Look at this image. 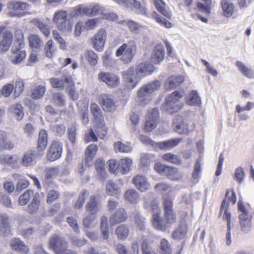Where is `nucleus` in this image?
Instances as JSON below:
<instances>
[{
  "instance_id": "44",
  "label": "nucleus",
  "mask_w": 254,
  "mask_h": 254,
  "mask_svg": "<svg viewBox=\"0 0 254 254\" xmlns=\"http://www.w3.org/2000/svg\"><path fill=\"white\" fill-rule=\"evenodd\" d=\"M100 232L103 239L108 240L109 237L108 220L105 216L101 217Z\"/></svg>"
},
{
  "instance_id": "42",
  "label": "nucleus",
  "mask_w": 254,
  "mask_h": 254,
  "mask_svg": "<svg viewBox=\"0 0 254 254\" xmlns=\"http://www.w3.org/2000/svg\"><path fill=\"white\" fill-rule=\"evenodd\" d=\"M90 110L96 123L104 121L103 113L97 104L91 103Z\"/></svg>"
},
{
  "instance_id": "15",
  "label": "nucleus",
  "mask_w": 254,
  "mask_h": 254,
  "mask_svg": "<svg viewBox=\"0 0 254 254\" xmlns=\"http://www.w3.org/2000/svg\"><path fill=\"white\" fill-rule=\"evenodd\" d=\"M102 109L107 112H114L116 110L117 105L111 95L101 94L98 99Z\"/></svg>"
},
{
  "instance_id": "51",
  "label": "nucleus",
  "mask_w": 254,
  "mask_h": 254,
  "mask_svg": "<svg viewBox=\"0 0 254 254\" xmlns=\"http://www.w3.org/2000/svg\"><path fill=\"white\" fill-rule=\"evenodd\" d=\"M85 59L91 66L97 64L98 60L97 55L92 50H87L84 55Z\"/></svg>"
},
{
  "instance_id": "36",
  "label": "nucleus",
  "mask_w": 254,
  "mask_h": 254,
  "mask_svg": "<svg viewBox=\"0 0 254 254\" xmlns=\"http://www.w3.org/2000/svg\"><path fill=\"white\" fill-rule=\"evenodd\" d=\"M31 22L39 29L45 37L48 38L50 36L51 29L47 24L37 18L32 19Z\"/></svg>"
},
{
  "instance_id": "45",
  "label": "nucleus",
  "mask_w": 254,
  "mask_h": 254,
  "mask_svg": "<svg viewBox=\"0 0 254 254\" xmlns=\"http://www.w3.org/2000/svg\"><path fill=\"white\" fill-rule=\"evenodd\" d=\"M106 191L107 194L110 196H117L120 194V188L111 180L109 181L106 184Z\"/></svg>"
},
{
  "instance_id": "43",
  "label": "nucleus",
  "mask_w": 254,
  "mask_h": 254,
  "mask_svg": "<svg viewBox=\"0 0 254 254\" xmlns=\"http://www.w3.org/2000/svg\"><path fill=\"white\" fill-rule=\"evenodd\" d=\"M23 31L19 29H16L14 32V44L13 46L24 47L25 40Z\"/></svg>"
},
{
  "instance_id": "4",
  "label": "nucleus",
  "mask_w": 254,
  "mask_h": 254,
  "mask_svg": "<svg viewBox=\"0 0 254 254\" xmlns=\"http://www.w3.org/2000/svg\"><path fill=\"white\" fill-rule=\"evenodd\" d=\"M136 50L137 47L135 41L129 40L119 47L116 52V56L117 57H120L121 61L124 64H128L132 61Z\"/></svg>"
},
{
  "instance_id": "50",
  "label": "nucleus",
  "mask_w": 254,
  "mask_h": 254,
  "mask_svg": "<svg viewBox=\"0 0 254 254\" xmlns=\"http://www.w3.org/2000/svg\"><path fill=\"white\" fill-rule=\"evenodd\" d=\"M160 254H172L171 245L165 238L161 240L159 245Z\"/></svg>"
},
{
  "instance_id": "59",
  "label": "nucleus",
  "mask_w": 254,
  "mask_h": 254,
  "mask_svg": "<svg viewBox=\"0 0 254 254\" xmlns=\"http://www.w3.org/2000/svg\"><path fill=\"white\" fill-rule=\"evenodd\" d=\"M49 81L54 88H57L59 90H63L64 88V83H65L64 77V80L56 77H52L49 79Z\"/></svg>"
},
{
  "instance_id": "40",
  "label": "nucleus",
  "mask_w": 254,
  "mask_h": 254,
  "mask_svg": "<svg viewBox=\"0 0 254 254\" xmlns=\"http://www.w3.org/2000/svg\"><path fill=\"white\" fill-rule=\"evenodd\" d=\"M29 47L32 49H40L43 44L42 39L38 35L30 34L28 37Z\"/></svg>"
},
{
  "instance_id": "32",
  "label": "nucleus",
  "mask_w": 254,
  "mask_h": 254,
  "mask_svg": "<svg viewBox=\"0 0 254 254\" xmlns=\"http://www.w3.org/2000/svg\"><path fill=\"white\" fill-rule=\"evenodd\" d=\"M182 141V138H175L158 142L156 145L160 149L169 150L177 146Z\"/></svg>"
},
{
  "instance_id": "7",
  "label": "nucleus",
  "mask_w": 254,
  "mask_h": 254,
  "mask_svg": "<svg viewBox=\"0 0 254 254\" xmlns=\"http://www.w3.org/2000/svg\"><path fill=\"white\" fill-rule=\"evenodd\" d=\"M53 22L61 31L70 32L72 29V23L67 18V13L64 10H58L54 14Z\"/></svg>"
},
{
  "instance_id": "33",
  "label": "nucleus",
  "mask_w": 254,
  "mask_h": 254,
  "mask_svg": "<svg viewBox=\"0 0 254 254\" xmlns=\"http://www.w3.org/2000/svg\"><path fill=\"white\" fill-rule=\"evenodd\" d=\"M41 203V197L38 192L28 205L27 212L30 214H34L39 210Z\"/></svg>"
},
{
  "instance_id": "38",
  "label": "nucleus",
  "mask_w": 254,
  "mask_h": 254,
  "mask_svg": "<svg viewBox=\"0 0 254 254\" xmlns=\"http://www.w3.org/2000/svg\"><path fill=\"white\" fill-rule=\"evenodd\" d=\"M38 192L32 190H27L23 193L20 195L18 198V203L21 206L27 204L30 199H32Z\"/></svg>"
},
{
  "instance_id": "13",
  "label": "nucleus",
  "mask_w": 254,
  "mask_h": 254,
  "mask_svg": "<svg viewBox=\"0 0 254 254\" xmlns=\"http://www.w3.org/2000/svg\"><path fill=\"white\" fill-rule=\"evenodd\" d=\"M237 200L236 194L233 189H227L225 195V197L223 200L220 207V214L224 211L222 218H225L226 213L230 215L231 218V213L229 211V204H235Z\"/></svg>"
},
{
  "instance_id": "54",
  "label": "nucleus",
  "mask_w": 254,
  "mask_h": 254,
  "mask_svg": "<svg viewBox=\"0 0 254 254\" xmlns=\"http://www.w3.org/2000/svg\"><path fill=\"white\" fill-rule=\"evenodd\" d=\"M88 7L82 5H78L73 8L71 15L72 17H77L84 15L88 16Z\"/></svg>"
},
{
  "instance_id": "41",
  "label": "nucleus",
  "mask_w": 254,
  "mask_h": 254,
  "mask_svg": "<svg viewBox=\"0 0 254 254\" xmlns=\"http://www.w3.org/2000/svg\"><path fill=\"white\" fill-rule=\"evenodd\" d=\"M115 234L120 240H125L129 234L128 227L125 224L119 225L115 230Z\"/></svg>"
},
{
  "instance_id": "64",
  "label": "nucleus",
  "mask_w": 254,
  "mask_h": 254,
  "mask_svg": "<svg viewBox=\"0 0 254 254\" xmlns=\"http://www.w3.org/2000/svg\"><path fill=\"white\" fill-rule=\"evenodd\" d=\"M24 82L21 79L17 80L14 90V96L15 97L19 96L23 92L24 89Z\"/></svg>"
},
{
  "instance_id": "56",
  "label": "nucleus",
  "mask_w": 254,
  "mask_h": 254,
  "mask_svg": "<svg viewBox=\"0 0 254 254\" xmlns=\"http://www.w3.org/2000/svg\"><path fill=\"white\" fill-rule=\"evenodd\" d=\"M138 197V192L133 189L128 190L125 193V199L132 203H134L137 202Z\"/></svg>"
},
{
  "instance_id": "12",
  "label": "nucleus",
  "mask_w": 254,
  "mask_h": 254,
  "mask_svg": "<svg viewBox=\"0 0 254 254\" xmlns=\"http://www.w3.org/2000/svg\"><path fill=\"white\" fill-rule=\"evenodd\" d=\"M159 120V113L157 108H153L148 111L145 117L143 129L145 131L150 132L155 129Z\"/></svg>"
},
{
  "instance_id": "57",
  "label": "nucleus",
  "mask_w": 254,
  "mask_h": 254,
  "mask_svg": "<svg viewBox=\"0 0 254 254\" xmlns=\"http://www.w3.org/2000/svg\"><path fill=\"white\" fill-rule=\"evenodd\" d=\"M88 194H89V193L87 190H83L81 191V192L78 196V198L74 204V208L76 209L81 208L83 206V205L84 203L85 200L87 196L88 195Z\"/></svg>"
},
{
  "instance_id": "39",
  "label": "nucleus",
  "mask_w": 254,
  "mask_h": 254,
  "mask_svg": "<svg viewBox=\"0 0 254 254\" xmlns=\"http://www.w3.org/2000/svg\"><path fill=\"white\" fill-rule=\"evenodd\" d=\"M252 216L239 217L240 229L244 233H248L252 228Z\"/></svg>"
},
{
  "instance_id": "2",
  "label": "nucleus",
  "mask_w": 254,
  "mask_h": 254,
  "mask_svg": "<svg viewBox=\"0 0 254 254\" xmlns=\"http://www.w3.org/2000/svg\"><path fill=\"white\" fill-rule=\"evenodd\" d=\"M154 70V68L152 64L143 62L137 65L135 73L134 67L131 66L126 71L122 72V75L127 87L132 89L136 86L140 79L138 75L143 76L149 75Z\"/></svg>"
},
{
  "instance_id": "63",
  "label": "nucleus",
  "mask_w": 254,
  "mask_h": 254,
  "mask_svg": "<svg viewBox=\"0 0 254 254\" xmlns=\"http://www.w3.org/2000/svg\"><path fill=\"white\" fill-rule=\"evenodd\" d=\"M16 119L20 121L24 117L23 108L20 104H15L12 107Z\"/></svg>"
},
{
  "instance_id": "31",
  "label": "nucleus",
  "mask_w": 254,
  "mask_h": 254,
  "mask_svg": "<svg viewBox=\"0 0 254 254\" xmlns=\"http://www.w3.org/2000/svg\"><path fill=\"white\" fill-rule=\"evenodd\" d=\"M184 81V77L181 75L170 76L167 80L165 86L167 90L175 88L181 84Z\"/></svg>"
},
{
  "instance_id": "17",
  "label": "nucleus",
  "mask_w": 254,
  "mask_h": 254,
  "mask_svg": "<svg viewBox=\"0 0 254 254\" xmlns=\"http://www.w3.org/2000/svg\"><path fill=\"white\" fill-rule=\"evenodd\" d=\"M107 38V32L103 28L100 29L91 39L94 48L98 51L103 50Z\"/></svg>"
},
{
  "instance_id": "1",
  "label": "nucleus",
  "mask_w": 254,
  "mask_h": 254,
  "mask_svg": "<svg viewBox=\"0 0 254 254\" xmlns=\"http://www.w3.org/2000/svg\"><path fill=\"white\" fill-rule=\"evenodd\" d=\"M162 206L164 210L163 219L159 213L152 216V223L155 229L165 231L173 224L176 223L177 214L174 209L173 200L169 195L162 197Z\"/></svg>"
},
{
  "instance_id": "27",
  "label": "nucleus",
  "mask_w": 254,
  "mask_h": 254,
  "mask_svg": "<svg viewBox=\"0 0 254 254\" xmlns=\"http://www.w3.org/2000/svg\"><path fill=\"white\" fill-rule=\"evenodd\" d=\"M19 158L17 155L3 154L0 156V163L2 165H7L12 168L19 167Z\"/></svg>"
},
{
  "instance_id": "30",
  "label": "nucleus",
  "mask_w": 254,
  "mask_h": 254,
  "mask_svg": "<svg viewBox=\"0 0 254 254\" xmlns=\"http://www.w3.org/2000/svg\"><path fill=\"white\" fill-rule=\"evenodd\" d=\"M154 240L151 238H145L142 240L140 244L142 254H157L153 248Z\"/></svg>"
},
{
  "instance_id": "25",
  "label": "nucleus",
  "mask_w": 254,
  "mask_h": 254,
  "mask_svg": "<svg viewBox=\"0 0 254 254\" xmlns=\"http://www.w3.org/2000/svg\"><path fill=\"white\" fill-rule=\"evenodd\" d=\"M116 1L120 4L125 6H131L136 10H137L138 13L141 14L146 15L147 11L145 6L141 5L140 1L136 0H116Z\"/></svg>"
},
{
  "instance_id": "9",
  "label": "nucleus",
  "mask_w": 254,
  "mask_h": 254,
  "mask_svg": "<svg viewBox=\"0 0 254 254\" xmlns=\"http://www.w3.org/2000/svg\"><path fill=\"white\" fill-rule=\"evenodd\" d=\"M161 82L159 80H154L141 87L138 90L137 95L141 101H150V94L158 90L161 87Z\"/></svg>"
},
{
  "instance_id": "16",
  "label": "nucleus",
  "mask_w": 254,
  "mask_h": 254,
  "mask_svg": "<svg viewBox=\"0 0 254 254\" xmlns=\"http://www.w3.org/2000/svg\"><path fill=\"white\" fill-rule=\"evenodd\" d=\"M98 79L111 87H116L120 84L119 77L114 73L101 72L98 74Z\"/></svg>"
},
{
  "instance_id": "53",
  "label": "nucleus",
  "mask_w": 254,
  "mask_h": 254,
  "mask_svg": "<svg viewBox=\"0 0 254 254\" xmlns=\"http://www.w3.org/2000/svg\"><path fill=\"white\" fill-rule=\"evenodd\" d=\"M46 87L39 85L36 86L32 91L31 97L33 99H39L43 97L45 91Z\"/></svg>"
},
{
  "instance_id": "52",
  "label": "nucleus",
  "mask_w": 254,
  "mask_h": 254,
  "mask_svg": "<svg viewBox=\"0 0 254 254\" xmlns=\"http://www.w3.org/2000/svg\"><path fill=\"white\" fill-rule=\"evenodd\" d=\"M162 159L165 161L176 165H181L182 160L179 156L171 153H167L162 156Z\"/></svg>"
},
{
  "instance_id": "10",
  "label": "nucleus",
  "mask_w": 254,
  "mask_h": 254,
  "mask_svg": "<svg viewBox=\"0 0 254 254\" xmlns=\"http://www.w3.org/2000/svg\"><path fill=\"white\" fill-rule=\"evenodd\" d=\"M63 143L58 140L51 141L46 155V159L54 162L59 159L63 153Z\"/></svg>"
},
{
  "instance_id": "21",
  "label": "nucleus",
  "mask_w": 254,
  "mask_h": 254,
  "mask_svg": "<svg viewBox=\"0 0 254 254\" xmlns=\"http://www.w3.org/2000/svg\"><path fill=\"white\" fill-rule=\"evenodd\" d=\"M128 218V214L124 208H119L113 213L109 218L110 225L113 226L125 222Z\"/></svg>"
},
{
  "instance_id": "48",
  "label": "nucleus",
  "mask_w": 254,
  "mask_h": 254,
  "mask_svg": "<svg viewBox=\"0 0 254 254\" xmlns=\"http://www.w3.org/2000/svg\"><path fill=\"white\" fill-rule=\"evenodd\" d=\"M186 103L190 106L200 105L201 100L196 91L193 90L190 92L186 99Z\"/></svg>"
},
{
  "instance_id": "61",
  "label": "nucleus",
  "mask_w": 254,
  "mask_h": 254,
  "mask_svg": "<svg viewBox=\"0 0 254 254\" xmlns=\"http://www.w3.org/2000/svg\"><path fill=\"white\" fill-rule=\"evenodd\" d=\"M114 147L116 151L123 153L129 152L131 150L130 145L124 144L121 141L115 142Z\"/></svg>"
},
{
  "instance_id": "18",
  "label": "nucleus",
  "mask_w": 254,
  "mask_h": 254,
  "mask_svg": "<svg viewBox=\"0 0 254 254\" xmlns=\"http://www.w3.org/2000/svg\"><path fill=\"white\" fill-rule=\"evenodd\" d=\"M48 137L47 131L44 129H41L39 132L36 145V153L39 157H42L44 155L48 144Z\"/></svg>"
},
{
  "instance_id": "8",
  "label": "nucleus",
  "mask_w": 254,
  "mask_h": 254,
  "mask_svg": "<svg viewBox=\"0 0 254 254\" xmlns=\"http://www.w3.org/2000/svg\"><path fill=\"white\" fill-rule=\"evenodd\" d=\"M7 7L9 10L7 13L9 17H20L28 13L26 11L29 9V4L20 1H9L7 3Z\"/></svg>"
},
{
  "instance_id": "37",
  "label": "nucleus",
  "mask_w": 254,
  "mask_h": 254,
  "mask_svg": "<svg viewBox=\"0 0 254 254\" xmlns=\"http://www.w3.org/2000/svg\"><path fill=\"white\" fill-rule=\"evenodd\" d=\"M14 144L10 141H7V133L0 130V151L3 149L11 150L14 148Z\"/></svg>"
},
{
  "instance_id": "55",
  "label": "nucleus",
  "mask_w": 254,
  "mask_h": 254,
  "mask_svg": "<svg viewBox=\"0 0 254 254\" xmlns=\"http://www.w3.org/2000/svg\"><path fill=\"white\" fill-rule=\"evenodd\" d=\"M179 120H181V122L175 123V130L179 134L188 133L189 132V127L186 124L184 121L182 120L181 117H179ZM175 124V123H174Z\"/></svg>"
},
{
  "instance_id": "11",
  "label": "nucleus",
  "mask_w": 254,
  "mask_h": 254,
  "mask_svg": "<svg viewBox=\"0 0 254 254\" xmlns=\"http://www.w3.org/2000/svg\"><path fill=\"white\" fill-rule=\"evenodd\" d=\"M159 120V113L157 108H153L148 111L145 117L143 129L145 131L150 132L155 129Z\"/></svg>"
},
{
  "instance_id": "19",
  "label": "nucleus",
  "mask_w": 254,
  "mask_h": 254,
  "mask_svg": "<svg viewBox=\"0 0 254 254\" xmlns=\"http://www.w3.org/2000/svg\"><path fill=\"white\" fill-rule=\"evenodd\" d=\"M132 183L139 191L145 192L149 190L151 185L145 175L137 174L133 177Z\"/></svg>"
},
{
  "instance_id": "34",
  "label": "nucleus",
  "mask_w": 254,
  "mask_h": 254,
  "mask_svg": "<svg viewBox=\"0 0 254 254\" xmlns=\"http://www.w3.org/2000/svg\"><path fill=\"white\" fill-rule=\"evenodd\" d=\"M12 249L19 251L20 253L27 254L29 251V248L19 239L14 238L12 239L10 244Z\"/></svg>"
},
{
  "instance_id": "60",
  "label": "nucleus",
  "mask_w": 254,
  "mask_h": 254,
  "mask_svg": "<svg viewBox=\"0 0 254 254\" xmlns=\"http://www.w3.org/2000/svg\"><path fill=\"white\" fill-rule=\"evenodd\" d=\"M51 102L59 107H63L65 105L64 96L59 92L55 93L52 95Z\"/></svg>"
},
{
  "instance_id": "28",
  "label": "nucleus",
  "mask_w": 254,
  "mask_h": 254,
  "mask_svg": "<svg viewBox=\"0 0 254 254\" xmlns=\"http://www.w3.org/2000/svg\"><path fill=\"white\" fill-rule=\"evenodd\" d=\"M86 210L89 213L95 214L99 211V197L96 195H91L85 206Z\"/></svg>"
},
{
  "instance_id": "5",
  "label": "nucleus",
  "mask_w": 254,
  "mask_h": 254,
  "mask_svg": "<svg viewBox=\"0 0 254 254\" xmlns=\"http://www.w3.org/2000/svg\"><path fill=\"white\" fill-rule=\"evenodd\" d=\"M182 97L179 91H174L166 98L165 102L162 106L163 110L171 114L178 112L184 106L183 103L180 102Z\"/></svg>"
},
{
  "instance_id": "24",
  "label": "nucleus",
  "mask_w": 254,
  "mask_h": 254,
  "mask_svg": "<svg viewBox=\"0 0 254 254\" xmlns=\"http://www.w3.org/2000/svg\"><path fill=\"white\" fill-rule=\"evenodd\" d=\"M98 150L97 145L95 144L89 145L85 152V165L87 167H91L93 165V160Z\"/></svg>"
},
{
  "instance_id": "29",
  "label": "nucleus",
  "mask_w": 254,
  "mask_h": 254,
  "mask_svg": "<svg viewBox=\"0 0 254 254\" xmlns=\"http://www.w3.org/2000/svg\"><path fill=\"white\" fill-rule=\"evenodd\" d=\"M116 250L118 254H139L138 245L136 242L131 244V250H127L126 247L121 243L116 245Z\"/></svg>"
},
{
  "instance_id": "22",
  "label": "nucleus",
  "mask_w": 254,
  "mask_h": 254,
  "mask_svg": "<svg viewBox=\"0 0 254 254\" xmlns=\"http://www.w3.org/2000/svg\"><path fill=\"white\" fill-rule=\"evenodd\" d=\"M39 155L33 150H28L24 152L20 160L21 165L25 167L34 165L36 163V158Z\"/></svg>"
},
{
  "instance_id": "49",
  "label": "nucleus",
  "mask_w": 254,
  "mask_h": 254,
  "mask_svg": "<svg viewBox=\"0 0 254 254\" xmlns=\"http://www.w3.org/2000/svg\"><path fill=\"white\" fill-rule=\"evenodd\" d=\"M44 51L46 57L52 59L55 55L56 49L54 48V43L52 40H48L44 48Z\"/></svg>"
},
{
  "instance_id": "46",
  "label": "nucleus",
  "mask_w": 254,
  "mask_h": 254,
  "mask_svg": "<svg viewBox=\"0 0 254 254\" xmlns=\"http://www.w3.org/2000/svg\"><path fill=\"white\" fill-rule=\"evenodd\" d=\"M131 164L132 160L129 158L120 159L119 161V171L122 174L127 173L130 170Z\"/></svg>"
},
{
  "instance_id": "23",
  "label": "nucleus",
  "mask_w": 254,
  "mask_h": 254,
  "mask_svg": "<svg viewBox=\"0 0 254 254\" xmlns=\"http://www.w3.org/2000/svg\"><path fill=\"white\" fill-rule=\"evenodd\" d=\"M23 47L12 46L11 49V63L14 64H17L21 63L26 57V52L25 50H22Z\"/></svg>"
},
{
  "instance_id": "62",
  "label": "nucleus",
  "mask_w": 254,
  "mask_h": 254,
  "mask_svg": "<svg viewBox=\"0 0 254 254\" xmlns=\"http://www.w3.org/2000/svg\"><path fill=\"white\" fill-rule=\"evenodd\" d=\"M171 186L166 183L161 182L157 183L154 186V190L157 193H164L171 190Z\"/></svg>"
},
{
  "instance_id": "47",
  "label": "nucleus",
  "mask_w": 254,
  "mask_h": 254,
  "mask_svg": "<svg viewBox=\"0 0 254 254\" xmlns=\"http://www.w3.org/2000/svg\"><path fill=\"white\" fill-rule=\"evenodd\" d=\"M163 175L173 181L178 180L180 179L178 168L173 166H167Z\"/></svg>"
},
{
  "instance_id": "26",
  "label": "nucleus",
  "mask_w": 254,
  "mask_h": 254,
  "mask_svg": "<svg viewBox=\"0 0 254 254\" xmlns=\"http://www.w3.org/2000/svg\"><path fill=\"white\" fill-rule=\"evenodd\" d=\"M64 81L67 84L66 91L70 98L72 100H77L78 99V93L75 90L74 83L73 78L70 75H66L64 77Z\"/></svg>"
},
{
  "instance_id": "14",
  "label": "nucleus",
  "mask_w": 254,
  "mask_h": 254,
  "mask_svg": "<svg viewBox=\"0 0 254 254\" xmlns=\"http://www.w3.org/2000/svg\"><path fill=\"white\" fill-rule=\"evenodd\" d=\"M50 248L57 254H60L68 247V243L58 235L52 236L49 241Z\"/></svg>"
},
{
  "instance_id": "35",
  "label": "nucleus",
  "mask_w": 254,
  "mask_h": 254,
  "mask_svg": "<svg viewBox=\"0 0 254 254\" xmlns=\"http://www.w3.org/2000/svg\"><path fill=\"white\" fill-rule=\"evenodd\" d=\"M220 4L224 15L227 17H231L235 12V6L229 0H221Z\"/></svg>"
},
{
  "instance_id": "6",
  "label": "nucleus",
  "mask_w": 254,
  "mask_h": 254,
  "mask_svg": "<svg viewBox=\"0 0 254 254\" xmlns=\"http://www.w3.org/2000/svg\"><path fill=\"white\" fill-rule=\"evenodd\" d=\"M94 130L90 128L85 134L84 140L86 142H96L98 137L104 139L108 133V127L106 126L104 121L96 123L94 125Z\"/></svg>"
},
{
  "instance_id": "20",
  "label": "nucleus",
  "mask_w": 254,
  "mask_h": 254,
  "mask_svg": "<svg viewBox=\"0 0 254 254\" xmlns=\"http://www.w3.org/2000/svg\"><path fill=\"white\" fill-rule=\"evenodd\" d=\"M165 50L161 43H158L154 47L150 56V61L155 64L161 63L165 59Z\"/></svg>"
},
{
  "instance_id": "3",
  "label": "nucleus",
  "mask_w": 254,
  "mask_h": 254,
  "mask_svg": "<svg viewBox=\"0 0 254 254\" xmlns=\"http://www.w3.org/2000/svg\"><path fill=\"white\" fill-rule=\"evenodd\" d=\"M159 13L161 14L164 17L154 11L151 14V17L154 19L157 23L161 26L167 28H170L172 26V23L167 19H171L172 13L169 9L166 2L163 0H151Z\"/></svg>"
},
{
  "instance_id": "58",
  "label": "nucleus",
  "mask_w": 254,
  "mask_h": 254,
  "mask_svg": "<svg viewBox=\"0 0 254 254\" xmlns=\"http://www.w3.org/2000/svg\"><path fill=\"white\" fill-rule=\"evenodd\" d=\"M225 215V218H223V220H225L227 221V232L226 235V243L227 245L229 246L231 245L232 241H231V218H230L229 214H227L226 213Z\"/></svg>"
}]
</instances>
